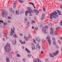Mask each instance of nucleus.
Masks as SVG:
<instances>
[{
  "label": "nucleus",
  "instance_id": "nucleus-51",
  "mask_svg": "<svg viewBox=\"0 0 62 62\" xmlns=\"http://www.w3.org/2000/svg\"><path fill=\"white\" fill-rule=\"evenodd\" d=\"M30 13L29 15L30 16H32V14H31V12L30 13Z\"/></svg>",
  "mask_w": 62,
  "mask_h": 62
},
{
  "label": "nucleus",
  "instance_id": "nucleus-12",
  "mask_svg": "<svg viewBox=\"0 0 62 62\" xmlns=\"http://www.w3.org/2000/svg\"><path fill=\"white\" fill-rule=\"evenodd\" d=\"M6 61L7 62H9V58L8 57H6Z\"/></svg>",
  "mask_w": 62,
  "mask_h": 62
},
{
  "label": "nucleus",
  "instance_id": "nucleus-37",
  "mask_svg": "<svg viewBox=\"0 0 62 62\" xmlns=\"http://www.w3.org/2000/svg\"><path fill=\"white\" fill-rule=\"evenodd\" d=\"M52 39L53 40V41H55V38H54V37H53L52 38Z\"/></svg>",
  "mask_w": 62,
  "mask_h": 62
},
{
  "label": "nucleus",
  "instance_id": "nucleus-38",
  "mask_svg": "<svg viewBox=\"0 0 62 62\" xmlns=\"http://www.w3.org/2000/svg\"><path fill=\"white\" fill-rule=\"evenodd\" d=\"M54 34H53V35H57V33H56L55 32H54Z\"/></svg>",
  "mask_w": 62,
  "mask_h": 62
},
{
  "label": "nucleus",
  "instance_id": "nucleus-33",
  "mask_svg": "<svg viewBox=\"0 0 62 62\" xmlns=\"http://www.w3.org/2000/svg\"><path fill=\"white\" fill-rule=\"evenodd\" d=\"M54 31H50V33L51 34H53V33H54Z\"/></svg>",
  "mask_w": 62,
  "mask_h": 62
},
{
  "label": "nucleus",
  "instance_id": "nucleus-22",
  "mask_svg": "<svg viewBox=\"0 0 62 62\" xmlns=\"http://www.w3.org/2000/svg\"><path fill=\"white\" fill-rule=\"evenodd\" d=\"M27 20V18H25L24 21V23H26Z\"/></svg>",
  "mask_w": 62,
  "mask_h": 62
},
{
  "label": "nucleus",
  "instance_id": "nucleus-30",
  "mask_svg": "<svg viewBox=\"0 0 62 62\" xmlns=\"http://www.w3.org/2000/svg\"><path fill=\"white\" fill-rule=\"evenodd\" d=\"M7 35L6 33H4L3 35L4 37H7Z\"/></svg>",
  "mask_w": 62,
  "mask_h": 62
},
{
  "label": "nucleus",
  "instance_id": "nucleus-55",
  "mask_svg": "<svg viewBox=\"0 0 62 62\" xmlns=\"http://www.w3.org/2000/svg\"><path fill=\"white\" fill-rule=\"evenodd\" d=\"M35 29L36 30H38V28L37 27H36L35 28Z\"/></svg>",
  "mask_w": 62,
  "mask_h": 62
},
{
  "label": "nucleus",
  "instance_id": "nucleus-7",
  "mask_svg": "<svg viewBox=\"0 0 62 62\" xmlns=\"http://www.w3.org/2000/svg\"><path fill=\"white\" fill-rule=\"evenodd\" d=\"M30 34H29L28 36L27 37H25V36H24V38H25V40H28V39H30Z\"/></svg>",
  "mask_w": 62,
  "mask_h": 62
},
{
  "label": "nucleus",
  "instance_id": "nucleus-41",
  "mask_svg": "<svg viewBox=\"0 0 62 62\" xmlns=\"http://www.w3.org/2000/svg\"><path fill=\"white\" fill-rule=\"evenodd\" d=\"M43 11H45L46 10L45 8H43Z\"/></svg>",
  "mask_w": 62,
  "mask_h": 62
},
{
  "label": "nucleus",
  "instance_id": "nucleus-61",
  "mask_svg": "<svg viewBox=\"0 0 62 62\" xmlns=\"http://www.w3.org/2000/svg\"><path fill=\"white\" fill-rule=\"evenodd\" d=\"M22 48L23 49V48H24V46H22Z\"/></svg>",
  "mask_w": 62,
  "mask_h": 62
},
{
  "label": "nucleus",
  "instance_id": "nucleus-43",
  "mask_svg": "<svg viewBox=\"0 0 62 62\" xmlns=\"http://www.w3.org/2000/svg\"><path fill=\"white\" fill-rule=\"evenodd\" d=\"M23 62H25V59L24 58L23 59Z\"/></svg>",
  "mask_w": 62,
  "mask_h": 62
},
{
  "label": "nucleus",
  "instance_id": "nucleus-21",
  "mask_svg": "<svg viewBox=\"0 0 62 62\" xmlns=\"http://www.w3.org/2000/svg\"><path fill=\"white\" fill-rule=\"evenodd\" d=\"M16 43V41L15 40V41H13L12 42V43L14 45H15Z\"/></svg>",
  "mask_w": 62,
  "mask_h": 62
},
{
  "label": "nucleus",
  "instance_id": "nucleus-31",
  "mask_svg": "<svg viewBox=\"0 0 62 62\" xmlns=\"http://www.w3.org/2000/svg\"><path fill=\"white\" fill-rule=\"evenodd\" d=\"M45 61L46 62H48L49 61V60H48V58H46V59Z\"/></svg>",
  "mask_w": 62,
  "mask_h": 62
},
{
  "label": "nucleus",
  "instance_id": "nucleus-36",
  "mask_svg": "<svg viewBox=\"0 0 62 62\" xmlns=\"http://www.w3.org/2000/svg\"><path fill=\"white\" fill-rule=\"evenodd\" d=\"M45 14H42V17H45Z\"/></svg>",
  "mask_w": 62,
  "mask_h": 62
},
{
  "label": "nucleus",
  "instance_id": "nucleus-58",
  "mask_svg": "<svg viewBox=\"0 0 62 62\" xmlns=\"http://www.w3.org/2000/svg\"><path fill=\"white\" fill-rule=\"evenodd\" d=\"M37 45L38 46H39V43H37Z\"/></svg>",
  "mask_w": 62,
  "mask_h": 62
},
{
  "label": "nucleus",
  "instance_id": "nucleus-46",
  "mask_svg": "<svg viewBox=\"0 0 62 62\" xmlns=\"http://www.w3.org/2000/svg\"><path fill=\"white\" fill-rule=\"evenodd\" d=\"M19 35L20 36H23V35L22 34L20 33L19 34Z\"/></svg>",
  "mask_w": 62,
  "mask_h": 62
},
{
  "label": "nucleus",
  "instance_id": "nucleus-59",
  "mask_svg": "<svg viewBox=\"0 0 62 62\" xmlns=\"http://www.w3.org/2000/svg\"><path fill=\"white\" fill-rule=\"evenodd\" d=\"M13 29L14 31H15V28L14 27H13Z\"/></svg>",
  "mask_w": 62,
  "mask_h": 62
},
{
  "label": "nucleus",
  "instance_id": "nucleus-3",
  "mask_svg": "<svg viewBox=\"0 0 62 62\" xmlns=\"http://www.w3.org/2000/svg\"><path fill=\"white\" fill-rule=\"evenodd\" d=\"M50 36H47V38H46V40L49 43V46H50L51 45V41L50 39Z\"/></svg>",
  "mask_w": 62,
  "mask_h": 62
},
{
  "label": "nucleus",
  "instance_id": "nucleus-54",
  "mask_svg": "<svg viewBox=\"0 0 62 62\" xmlns=\"http://www.w3.org/2000/svg\"><path fill=\"white\" fill-rule=\"evenodd\" d=\"M59 29V27H57L56 28V29Z\"/></svg>",
  "mask_w": 62,
  "mask_h": 62
},
{
  "label": "nucleus",
  "instance_id": "nucleus-34",
  "mask_svg": "<svg viewBox=\"0 0 62 62\" xmlns=\"http://www.w3.org/2000/svg\"><path fill=\"white\" fill-rule=\"evenodd\" d=\"M27 12H28L27 11L25 12V14L26 16H27Z\"/></svg>",
  "mask_w": 62,
  "mask_h": 62
},
{
  "label": "nucleus",
  "instance_id": "nucleus-17",
  "mask_svg": "<svg viewBox=\"0 0 62 62\" xmlns=\"http://www.w3.org/2000/svg\"><path fill=\"white\" fill-rule=\"evenodd\" d=\"M49 56L50 57H53V58H54V56H53V54H52L50 53Z\"/></svg>",
  "mask_w": 62,
  "mask_h": 62
},
{
  "label": "nucleus",
  "instance_id": "nucleus-57",
  "mask_svg": "<svg viewBox=\"0 0 62 62\" xmlns=\"http://www.w3.org/2000/svg\"><path fill=\"white\" fill-rule=\"evenodd\" d=\"M60 8H62V5L60 6Z\"/></svg>",
  "mask_w": 62,
  "mask_h": 62
},
{
  "label": "nucleus",
  "instance_id": "nucleus-15",
  "mask_svg": "<svg viewBox=\"0 0 62 62\" xmlns=\"http://www.w3.org/2000/svg\"><path fill=\"white\" fill-rule=\"evenodd\" d=\"M29 3L30 4H31V5H32V6H33L34 8H36V7H35V6H34V3H31V2H29Z\"/></svg>",
  "mask_w": 62,
  "mask_h": 62
},
{
  "label": "nucleus",
  "instance_id": "nucleus-47",
  "mask_svg": "<svg viewBox=\"0 0 62 62\" xmlns=\"http://www.w3.org/2000/svg\"><path fill=\"white\" fill-rule=\"evenodd\" d=\"M10 54V53L9 52H8V54H7V55H9Z\"/></svg>",
  "mask_w": 62,
  "mask_h": 62
},
{
  "label": "nucleus",
  "instance_id": "nucleus-5",
  "mask_svg": "<svg viewBox=\"0 0 62 62\" xmlns=\"http://www.w3.org/2000/svg\"><path fill=\"white\" fill-rule=\"evenodd\" d=\"M48 28V26H46L45 27H44L42 28V31L45 33H46L45 31H47V29Z\"/></svg>",
  "mask_w": 62,
  "mask_h": 62
},
{
  "label": "nucleus",
  "instance_id": "nucleus-26",
  "mask_svg": "<svg viewBox=\"0 0 62 62\" xmlns=\"http://www.w3.org/2000/svg\"><path fill=\"white\" fill-rule=\"evenodd\" d=\"M29 22H28L27 23V26H28H28H29Z\"/></svg>",
  "mask_w": 62,
  "mask_h": 62
},
{
  "label": "nucleus",
  "instance_id": "nucleus-60",
  "mask_svg": "<svg viewBox=\"0 0 62 62\" xmlns=\"http://www.w3.org/2000/svg\"><path fill=\"white\" fill-rule=\"evenodd\" d=\"M43 41H44V40H43V39H42V40H41V41L42 42H43Z\"/></svg>",
  "mask_w": 62,
  "mask_h": 62
},
{
  "label": "nucleus",
  "instance_id": "nucleus-42",
  "mask_svg": "<svg viewBox=\"0 0 62 62\" xmlns=\"http://www.w3.org/2000/svg\"><path fill=\"white\" fill-rule=\"evenodd\" d=\"M55 48L56 49H58L59 48V47L58 46H55Z\"/></svg>",
  "mask_w": 62,
  "mask_h": 62
},
{
  "label": "nucleus",
  "instance_id": "nucleus-50",
  "mask_svg": "<svg viewBox=\"0 0 62 62\" xmlns=\"http://www.w3.org/2000/svg\"><path fill=\"white\" fill-rule=\"evenodd\" d=\"M58 41L59 42V43H60V44H61V41H60L59 40H58Z\"/></svg>",
  "mask_w": 62,
  "mask_h": 62
},
{
  "label": "nucleus",
  "instance_id": "nucleus-56",
  "mask_svg": "<svg viewBox=\"0 0 62 62\" xmlns=\"http://www.w3.org/2000/svg\"><path fill=\"white\" fill-rule=\"evenodd\" d=\"M6 37V39H8V37Z\"/></svg>",
  "mask_w": 62,
  "mask_h": 62
},
{
  "label": "nucleus",
  "instance_id": "nucleus-27",
  "mask_svg": "<svg viewBox=\"0 0 62 62\" xmlns=\"http://www.w3.org/2000/svg\"><path fill=\"white\" fill-rule=\"evenodd\" d=\"M33 41L34 43H35V44H36V43H37V42H36V40H35V39H33Z\"/></svg>",
  "mask_w": 62,
  "mask_h": 62
},
{
  "label": "nucleus",
  "instance_id": "nucleus-62",
  "mask_svg": "<svg viewBox=\"0 0 62 62\" xmlns=\"http://www.w3.org/2000/svg\"><path fill=\"white\" fill-rule=\"evenodd\" d=\"M2 27V26L0 24V27Z\"/></svg>",
  "mask_w": 62,
  "mask_h": 62
},
{
  "label": "nucleus",
  "instance_id": "nucleus-13",
  "mask_svg": "<svg viewBox=\"0 0 62 62\" xmlns=\"http://www.w3.org/2000/svg\"><path fill=\"white\" fill-rule=\"evenodd\" d=\"M16 3H14V5L13 6V7L14 8H16Z\"/></svg>",
  "mask_w": 62,
  "mask_h": 62
},
{
  "label": "nucleus",
  "instance_id": "nucleus-35",
  "mask_svg": "<svg viewBox=\"0 0 62 62\" xmlns=\"http://www.w3.org/2000/svg\"><path fill=\"white\" fill-rule=\"evenodd\" d=\"M31 46H35V45H34V44L33 43H32L31 44Z\"/></svg>",
  "mask_w": 62,
  "mask_h": 62
},
{
  "label": "nucleus",
  "instance_id": "nucleus-53",
  "mask_svg": "<svg viewBox=\"0 0 62 62\" xmlns=\"http://www.w3.org/2000/svg\"><path fill=\"white\" fill-rule=\"evenodd\" d=\"M3 41H5V38H4L3 39Z\"/></svg>",
  "mask_w": 62,
  "mask_h": 62
},
{
  "label": "nucleus",
  "instance_id": "nucleus-9",
  "mask_svg": "<svg viewBox=\"0 0 62 62\" xmlns=\"http://www.w3.org/2000/svg\"><path fill=\"white\" fill-rule=\"evenodd\" d=\"M34 10L36 14V15H38L39 13V11L36 9Z\"/></svg>",
  "mask_w": 62,
  "mask_h": 62
},
{
  "label": "nucleus",
  "instance_id": "nucleus-64",
  "mask_svg": "<svg viewBox=\"0 0 62 62\" xmlns=\"http://www.w3.org/2000/svg\"><path fill=\"white\" fill-rule=\"evenodd\" d=\"M8 23H10V21H8Z\"/></svg>",
  "mask_w": 62,
  "mask_h": 62
},
{
  "label": "nucleus",
  "instance_id": "nucleus-16",
  "mask_svg": "<svg viewBox=\"0 0 62 62\" xmlns=\"http://www.w3.org/2000/svg\"><path fill=\"white\" fill-rule=\"evenodd\" d=\"M55 54L57 55L58 54H59V51H58V50H56L55 52Z\"/></svg>",
  "mask_w": 62,
  "mask_h": 62
},
{
  "label": "nucleus",
  "instance_id": "nucleus-52",
  "mask_svg": "<svg viewBox=\"0 0 62 62\" xmlns=\"http://www.w3.org/2000/svg\"><path fill=\"white\" fill-rule=\"evenodd\" d=\"M8 18L9 19H11V17L10 16H9L8 17Z\"/></svg>",
  "mask_w": 62,
  "mask_h": 62
},
{
  "label": "nucleus",
  "instance_id": "nucleus-44",
  "mask_svg": "<svg viewBox=\"0 0 62 62\" xmlns=\"http://www.w3.org/2000/svg\"><path fill=\"white\" fill-rule=\"evenodd\" d=\"M31 22H32V23H35V21L32 20V21Z\"/></svg>",
  "mask_w": 62,
  "mask_h": 62
},
{
  "label": "nucleus",
  "instance_id": "nucleus-2",
  "mask_svg": "<svg viewBox=\"0 0 62 62\" xmlns=\"http://www.w3.org/2000/svg\"><path fill=\"white\" fill-rule=\"evenodd\" d=\"M4 49L6 52H8L10 51L11 49L10 47V44L7 43V45L4 46Z\"/></svg>",
  "mask_w": 62,
  "mask_h": 62
},
{
  "label": "nucleus",
  "instance_id": "nucleus-48",
  "mask_svg": "<svg viewBox=\"0 0 62 62\" xmlns=\"http://www.w3.org/2000/svg\"><path fill=\"white\" fill-rule=\"evenodd\" d=\"M37 47L38 48H39V49H40V46H37Z\"/></svg>",
  "mask_w": 62,
  "mask_h": 62
},
{
  "label": "nucleus",
  "instance_id": "nucleus-20",
  "mask_svg": "<svg viewBox=\"0 0 62 62\" xmlns=\"http://www.w3.org/2000/svg\"><path fill=\"white\" fill-rule=\"evenodd\" d=\"M57 11L58 12V15H61V12H60V11H58V10H57Z\"/></svg>",
  "mask_w": 62,
  "mask_h": 62
},
{
  "label": "nucleus",
  "instance_id": "nucleus-49",
  "mask_svg": "<svg viewBox=\"0 0 62 62\" xmlns=\"http://www.w3.org/2000/svg\"><path fill=\"white\" fill-rule=\"evenodd\" d=\"M1 23H3V21L1 20H0V24H1Z\"/></svg>",
  "mask_w": 62,
  "mask_h": 62
},
{
  "label": "nucleus",
  "instance_id": "nucleus-63",
  "mask_svg": "<svg viewBox=\"0 0 62 62\" xmlns=\"http://www.w3.org/2000/svg\"><path fill=\"white\" fill-rule=\"evenodd\" d=\"M60 39L61 40H62V37H61V38H60Z\"/></svg>",
  "mask_w": 62,
  "mask_h": 62
},
{
  "label": "nucleus",
  "instance_id": "nucleus-45",
  "mask_svg": "<svg viewBox=\"0 0 62 62\" xmlns=\"http://www.w3.org/2000/svg\"><path fill=\"white\" fill-rule=\"evenodd\" d=\"M3 24L4 25H6L7 24V23H5V22H4L3 23Z\"/></svg>",
  "mask_w": 62,
  "mask_h": 62
},
{
  "label": "nucleus",
  "instance_id": "nucleus-39",
  "mask_svg": "<svg viewBox=\"0 0 62 62\" xmlns=\"http://www.w3.org/2000/svg\"><path fill=\"white\" fill-rule=\"evenodd\" d=\"M16 56L18 57H20V55L18 54H16Z\"/></svg>",
  "mask_w": 62,
  "mask_h": 62
},
{
  "label": "nucleus",
  "instance_id": "nucleus-24",
  "mask_svg": "<svg viewBox=\"0 0 62 62\" xmlns=\"http://www.w3.org/2000/svg\"><path fill=\"white\" fill-rule=\"evenodd\" d=\"M52 54L53 56H56L57 55L55 53H53Z\"/></svg>",
  "mask_w": 62,
  "mask_h": 62
},
{
  "label": "nucleus",
  "instance_id": "nucleus-23",
  "mask_svg": "<svg viewBox=\"0 0 62 62\" xmlns=\"http://www.w3.org/2000/svg\"><path fill=\"white\" fill-rule=\"evenodd\" d=\"M56 42L55 41H54L53 42V45H56Z\"/></svg>",
  "mask_w": 62,
  "mask_h": 62
},
{
  "label": "nucleus",
  "instance_id": "nucleus-6",
  "mask_svg": "<svg viewBox=\"0 0 62 62\" xmlns=\"http://www.w3.org/2000/svg\"><path fill=\"white\" fill-rule=\"evenodd\" d=\"M27 9L28 10L27 11L28 12V13H30L31 12V13H33V12H34L32 11L31 10L30 8L28 7L27 8Z\"/></svg>",
  "mask_w": 62,
  "mask_h": 62
},
{
  "label": "nucleus",
  "instance_id": "nucleus-40",
  "mask_svg": "<svg viewBox=\"0 0 62 62\" xmlns=\"http://www.w3.org/2000/svg\"><path fill=\"white\" fill-rule=\"evenodd\" d=\"M50 30L51 31H54V30H53V29L52 27L51 28Z\"/></svg>",
  "mask_w": 62,
  "mask_h": 62
},
{
  "label": "nucleus",
  "instance_id": "nucleus-4",
  "mask_svg": "<svg viewBox=\"0 0 62 62\" xmlns=\"http://www.w3.org/2000/svg\"><path fill=\"white\" fill-rule=\"evenodd\" d=\"M7 12L5 10L3 11L2 13V16L3 17H5L7 14Z\"/></svg>",
  "mask_w": 62,
  "mask_h": 62
},
{
  "label": "nucleus",
  "instance_id": "nucleus-29",
  "mask_svg": "<svg viewBox=\"0 0 62 62\" xmlns=\"http://www.w3.org/2000/svg\"><path fill=\"white\" fill-rule=\"evenodd\" d=\"M19 2H20V3H23V1H22L21 0H18Z\"/></svg>",
  "mask_w": 62,
  "mask_h": 62
},
{
  "label": "nucleus",
  "instance_id": "nucleus-19",
  "mask_svg": "<svg viewBox=\"0 0 62 62\" xmlns=\"http://www.w3.org/2000/svg\"><path fill=\"white\" fill-rule=\"evenodd\" d=\"M13 36L15 38H16V37L17 36V35H16V34H13Z\"/></svg>",
  "mask_w": 62,
  "mask_h": 62
},
{
  "label": "nucleus",
  "instance_id": "nucleus-8",
  "mask_svg": "<svg viewBox=\"0 0 62 62\" xmlns=\"http://www.w3.org/2000/svg\"><path fill=\"white\" fill-rule=\"evenodd\" d=\"M11 31H11V32H10L11 34L10 35V36H12V35H13V33H15V31H14L13 30V29H11Z\"/></svg>",
  "mask_w": 62,
  "mask_h": 62
},
{
  "label": "nucleus",
  "instance_id": "nucleus-10",
  "mask_svg": "<svg viewBox=\"0 0 62 62\" xmlns=\"http://www.w3.org/2000/svg\"><path fill=\"white\" fill-rule=\"evenodd\" d=\"M36 40L38 41V42H39L40 41V39L39 38V37H38L36 38Z\"/></svg>",
  "mask_w": 62,
  "mask_h": 62
},
{
  "label": "nucleus",
  "instance_id": "nucleus-14",
  "mask_svg": "<svg viewBox=\"0 0 62 62\" xmlns=\"http://www.w3.org/2000/svg\"><path fill=\"white\" fill-rule=\"evenodd\" d=\"M25 51H26L28 53H30V51H29L28 49H27V48H25Z\"/></svg>",
  "mask_w": 62,
  "mask_h": 62
},
{
  "label": "nucleus",
  "instance_id": "nucleus-28",
  "mask_svg": "<svg viewBox=\"0 0 62 62\" xmlns=\"http://www.w3.org/2000/svg\"><path fill=\"white\" fill-rule=\"evenodd\" d=\"M45 18V17H43V16H42V17H41V19L42 20H43L44 19V18Z\"/></svg>",
  "mask_w": 62,
  "mask_h": 62
},
{
  "label": "nucleus",
  "instance_id": "nucleus-18",
  "mask_svg": "<svg viewBox=\"0 0 62 62\" xmlns=\"http://www.w3.org/2000/svg\"><path fill=\"white\" fill-rule=\"evenodd\" d=\"M16 14L17 15H19V14H20V13H19V11L18 10L16 11Z\"/></svg>",
  "mask_w": 62,
  "mask_h": 62
},
{
  "label": "nucleus",
  "instance_id": "nucleus-1",
  "mask_svg": "<svg viewBox=\"0 0 62 62\" xmlns=\"http://www.w3.org/2000/svg\"><path fill=\"white\" fill-rule=\"evenodd\" d=\"M58 13L56 11H54L53 13H52L49 15V17L51 19H52L53 18L56 19L57 17H58V16L57 15Z\"/></svg>",
  "mask_w": 62,
  "mask_h": 62
},
{
  "label": "nucleus",
  "instance_id": "nucleus-32",
  "mask_svg": "<svg viewBox=\"0 0 62 62\" xmlns=\"http://www.w3.org/2000/svg\"><path fill=\"white\" fill-rule=\"evenodd\" d=\"M9 10L10 11H12V8H9Z\"/></svg>",
  "mask_w": 62,
  "mask_h": 62
},
{
  "label": "nucleus",
  "instance_id": "nucleus-11",
  "mask_svg": "<svg viewBox=\"0 0 62 62\" xmlns=\"http://www.w3.org/2000/svg\"><path fill=\"white\" fill-rule=\"evenodd\" d=\"M19 41L20 43H21L22 44H25V43H26V42H25L24 41L23 42H22V41L21 40H20Z\"/></svg>",
  "mask_w": 62,
  "mask_h": 62
},
{
  "label": "nucleus",
  "instance_id": "nucleus-25",
  "mask_svg": "<svg viewBox=\"0 0 62 62\" xmlns=\"http://www.w3.org/2000/svg\"><path fill=\"white\" fill-rule=\"evenodd\" d=\"M27 56L28 57H31V56H32V55H31V54H28Z\"/></svg>",
  "mask_w": 62,
  "mask_h": 62
}]
</instances>
